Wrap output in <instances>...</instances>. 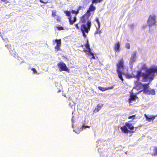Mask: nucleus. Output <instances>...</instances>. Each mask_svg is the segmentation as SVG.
Returning a JSON list of instances; mask_svg holds the SVG:
<instances>
[{"label": "nucleus", "instance_id": "nucleus-1", "mask_svg": "<svg viewBox=\"0 0 157 157\" xmlns=\"http://www.w3.org/2000/svg\"><path fill=\"white\" fill-rule=\"evenodd\" d=\"M142 68L146 70V71L145 73H142L141 71H137L136 77L138 81H139L140 77H142L144 82H146L148 80L151 81L157 74V66H153L148 69L146 65L144 64Z\"/></svg>", "mask_w": 157, "mask_h": 157}, {"label": "nucleus", "instance_id": "nucleus-2", "mask_svg": "<svg viewBox=\"0 0 157 157\" xmlns=\"http://www.w3.org/2000/svg\"><path fill=\"white\" fill-rule=\"evenodd\" d=\"M126 69V67L124 63V60L121 59L116 63V70L119 78L123 82L124 79L122 75H125L124 71Z\"/></svg>", "mask_w": 157, "mask_h": 157}, {"label": "nucleus", "instance_id": "nucleus-3", "mask_svg": "<svg viewBox=\"0 0 157 157\" xmlns=\"http://www.w3.org/2000/svg\"><path fill=\"white\" fill-rule=\"evenodd\" d=\"M92 24H90L89 23L87 24H82L81 25L80 30L81 31L83 36L86 38V34H88L90 30Z\"/></svg>", "mask_w": 157, "mask_h": 157}, {"label": "nucleus", "instance_id": "nucleus-4", "mask_svg": "<svg viewBox=\"0 0 157 157\" xmlns=\"http://www.w3.org/2000/svg\"><path fill=\"white\" fill-rule=\"evenodd\" d=\"M90 15L86 13L83 15L80 18V21L82 24H92L90 18Z\"/></svg>", "mask_w": 157, "mask_h": 157}, {"label": "nucleus", "instance_id": "nucleus-5", "mask_svg": "<svg viewBox=\"0 0 157 157\" xmlns=\"http://www.w3.org/2000/svg\"><path fill=\"white\" fill-rule=\"evenodd\" d=\"M58 68L60 71H64L69 72V70L66 64L62 61L60 62L57 64Z\"/></svg>", "mask_w": 157, "mask_h": 157}, {"label": "nucleus", "instance_id": "nucleus-6", "mask_svg": "<svg viewBox=\"0 0 157 157\" xmlns=\"http://www.w3.org/2000/svg\"><path fill=\"white\" fill-rule=\"evenodd\" d=\"M147 24L149 26L156 25V16L150 15L147 20Z\"/></svg>", "mask_w": 157, "mask_h": 157}, {"label": "nucleus", "instance_id": "nucleus-7", "mask_svg": "<svg viewBox=\"0 0 157 157\" xmlns=\"http://www.w3.org/2000/svg\"><path fill=\"white\" fill-rule=\"evenodd\" d=\"M94 4L92 3L91 4L87 10L86 13L91 15V12L92 14H94L96 10V7L94 6Z\"/></svg>", "mask_w": 157, "mask_h": 157}, {"label": "nucleus", "instance_id": "nucleus-8", "mask_svg": "<svg viewBox=\"0 0 157 157\" xmlns=\"http://www.w3.org/2000/svg\"><path fill=\"white\" fill-rule=\"evenodd\" d=\"M149 83L146 84H142L141 83H138L136 86V87H138V86H142L143 87V91H144V93H145V91H147L149 87Z\"/></svg>", "mask_w": 157, "mask_h": 157}, {"label": "nucleus", "instance_id": "nucleus-9", "mask_svg": "<svg viewBox=\"0 0 157 157\" xmlns=\"http://www.w3.org/2000/svg\"><path fill=\"white\" fill-rule=\"evenodd\" d=\"M138 98V97L136 95L134 94L132 92L130 94V98L128 99V102L129 104L132 103L133 101H135Z\"/></svg>", "mask_w": 157, "mask_h": 157}, {"label": "nucleus", "instance_id": "nucleus-10", "mask_svg": "<svg viewBox=\"0 0 157 157\" xmlns=\"http://www.w3.org/2000/svg\"><path fill=\"white\" fill-rule=\"evenodd\" d=\"M69 24L70 25H73L77 21L76 15L73 16H71L68 17Z\"/></svg>", "mask_w": 157, "mask_h": 157}, {"label": "nucleus", "instance_id": "nucleus-11", "mask_svg": "<svg viewBox=\"0 0 157 157\" xmlns=\"http://www.w3.org/2000/svg\"><path fill=\"white\" fill-rule=\"evenodd\" d=\"M56 45L55 47V49L56 51H58L60 49L61 46V40L60 39H56L55 40Z\"/></svg>", "mask_w": 157, "mask_h": 157}, {"label": "nucleus", "instance_id": "nucleus-12", "mask_svg": "<svg viewBox=\"0 0 157 157\" xmlns=\"http://www.w3.org/2000/svg\"><path fill=\"white\" fill-rule=\"evenodd\" d=\"M120 129L122 132L124 133H127L129 132L133 133L134 132L133 131H130L128 130L127 127V126H126L125 125V126H124L121 127Z\"/></svg>", "mask_w": 157, "mask_h": 157}, {"label": "nucleus", "instance_id": "nucleus-13", "mask_svg": "<svg viewBox=\"0 0 157 157\" xmlns=\"http://www.w3.org/2000/svg\"><path fill=\"white\" fill-rule=\"evenodd\" d=\"M144 116L145 117L147 121L148 122H151V121H153L155 117V116L153 115H149V117H148L146 114H144Z\"/></svg>", "mask_w": 157, "mask_h": 157}, {"label": "nucleus", "instance_id": "nucleus-14", "mask_svg": "<svg viewBox=\"0 0 157 157\" xmlns=\"http://www.w3.org/2000/svg\"><path fill=\"white\" fill-rule=\"evenodd\" d=\"M120 46V44L119 42H117L116 43L113 47V49L116 52H119Z\"/></svg>", "mask_w": 157, "mask_h": 157}, {"label": "nucleus", "instance_id": "nucleus-15", "mask_svg": "<svg viewBox=\"0 0 157 157\" xmlns=\"http://www.w3.org/2000/svg\"><path fill=\"white\" fill-rule=\"evenodd\" d=\"M103 104L101 103H99L98 104L96 107L95 108L93 112L94 113L98 112L103 107Z\"/></svg>", "mask_w": 157, "mask_h": 157}, {"label": "nucleus", "instance_id": "nucleus-16", "mask_svg": "<svg viewBox=\"0 0 157 157\" xmlns=\"http://www.w3.org/2000/svg\"><path fill=\"white\" fill-rule=\"evenodd\" d=\"M113 88V86H112L111 87H104L101 86H98V89L102 91H104L106 90L111 89Z\"/></svg>", "mask_w": 157, "mask_h": 157}, {"label": "nucleus", "instance_id": "nucleus-17", "mask_svg": "<svg viewBox=\"0 0 157 157\" xmlns=\"http://www.w3.org/2000/svg\"><path fill=\"white\" fill-rule=\"evenodd\" d=\"M144 94L147 95H154L155 94V91L153 89L148 90L147 91H145Z\"/></svg>", "mask_w": 157, "mask_h": 157}, {"label": "nucleus", "instance_id": "nucleus-18", "mask_svg": "<svg viewBox=\"0 0 157 157\" xmlns=\"http://www.w3.org/2000/svg\"><path fill=\"white\" fill-rule=\"evenodd\" d=\"M126 126L128 128L131 130H133L134 129V127L132 125V124L126 122L125 124Z\"/></svg>", "mask_w": 157, "mask_h": 157}, {"label": "nucleus", "instance_id": "nucleus-19", "mask_svg": "<svg viewBox=\"0 0 157 157\" xmlns=\"http://www.w3.org/2000/svg\"><path fill=\"white\" fill-rule=\"evenodd\" d=\"M136 58V54H133L132 55L130 59V60L129 61V62L130 63L132 64L135 61V59Z\"/></svg>", "mask_w": 157, "mask_h": 157}, {"label": "nucleus", "instance_id": "nucleus-20", "mask_svg": "<svg viewBox=\"0 0 157 157\" xmlns=\"http://www.w3.org/2000/svg\"><path fill=\"white\" fill-rule=\"evenodd\" d=\"M100 27H97L95 33V34H100L101 33V30H100Z\"/></svg>", "mask_w": 157, "mask_h": 157}, {"label": "nucleus", "instance_id": "nucleus-21", "mask_svg": "<svg viewBox=\"0 0 157 157\" xmlns=\"http://www.w3.org/2000/svg\"><path fill=\"white\" fill-rule=\"evenodd\" d=\"M90 127V126H87V125H85V124H84L82 126V128H80L79 131L80 132L82 131L83 129H85L86 128H89Z\"/></svg>", "mask_w": 157, "mask_h": 157}, {"label": "nucleus", "instance_id": "nucleus-22", "mask_svg": "<svg viewBox=\"0 0 157 157\" xmlns=\"http://www.w3.org/2000/svg\"><path fill=\"white\" fill-rule=\"evenodd\" d=\"M103 0H92V3L93 4H97L98 3H100L102 2Z\"/></svg>", "mask_w": 157, "mask_h": 157}, {"label": "nucleus", "instance_id": "nucleus-23", "mask_svg": "<svg viewBox=\"0 0 157 157\" xmlns=\"http://www.w3.org/2000/svg\"><path fill=\"white\" fill-rule=\"evenodd\" d=\"M152 155H157V147H155L153 149V153Z\"/></svg>", "mask_w": 157, "mask_h": 157}, {"label": "nucleus", "instance_id": "nucleus-24", "mask_svg": "<svg viewBox=\"0 0 157 157\" xmlns=\"http://www.w3.org/2000/svg\"><path fill=\"white\" fill-rule=\"evenodd\" d=\"M86 54L88 56H91L92 57L91 58V59H95V56H94V54L93 53H92L91 52H89V53H87Z\"/></svg>", "mask_w": 157, "mask_h": 157}, {"label": "nucleus", "instance_id": "nucleus-25", "mask_svg": "<svg viewBox=\"0 0 157 157\" xmlns=\"http://www.w3.org/2000/svg\"><path fill=\"white\" fill-rule=\"evenodd\" d=\"M64 13H65L66 15L68 17H70L72 16L71 15V12L70 11H65Z\"/></svg>", "mask_w": 157, "mask_h": 157}, {"label": "nucleus", "instance_id": "nucleus-26", "mask_svg": "<svg viewBox=\"0 0 157 157\" xmlns=\"http://www.w3.org/2000/svg\"><path fill=\"white\" fill-rule=\"evenodd\" d=\"M56 28L58 31L63 30L64 29V28L60 26V25L57 26L56 27Z\"/></svg>", "mask_w": 157, "mask_h": 157}, {"label": "nucleus", "instance_id": "nucleus-27", "mask_svg": "<svg viewBox=\"0 0 157 157\" xmlns=\"http://www.w3.org/2000/svg\"><path fill=\"white\" fill-rule=\"evenodd\" d=\"M95 21L98 24V26L97 27H100V23L98 18L97 17L95 19Z\"/></svg>", "mask_w": 157, "mask_h": 157}, {"label": "nucleus", "instance_id": "nucleus-28", "mask_svg": "<svg viewBox=\"0 0 157 157\" xmlns=\"http://www.w3.org/2000/svg\"><path fill=\"white\" fill-rule=\"evenodd\" d=\"M71 12L72 13H73V14H75L76 15H77V14H78L79 13V12H78V11H77V10H76V11H75V10H72L71 11Z\"/></svg>", "mask_w": 157, "mask_h": 157}, {"label": "nucleus", "instance_id": "nucleus-29", "mask_svg": "<svg viewBox=\"0 0 157 157\" xmlns=\"http://www.w3.org/2000/svg\"><path fill=\"white\" fill-rule=\"evenodd\" d=\"M56 16V11H52V16L53 17H54Z\"/></svg>", "mask_w": 157, "mask_h": 157}, {"label": "nucleus", "instance_id": "nucleus-30", "mask_svg": "<svg viewBox=\"0 0 157 157\" xmlns=\"http://www.w3.org/2000/svg\"><path fill=\"white\" fill-rule=\"evenodd\" d=\"M125 48L127 49H130V45L129 43H126L125 44Z\"/></svg>", "mask_w": 157, "mask_h": 157}, {"label": "nucleus", "instance_id": "nucleus-31", "mask_svg": "<svg viewBox=\"0 0 157 157\" xmlns=\"http://www.w3.org/2000/svg\"><path fill=\"white\" fill-rule=\"evenodd\" d=\"M85 46L86 49L88 48H89L90 47V45L88 43V41H87L86 43V44L85 45Z\"/></svg>", "mask_w": 157, "mask_h": 157}, {"label": "nucleus", "instance_id": "nucleus-32", "mask_svg": "<svg viewBox=\"0 0 157 157\" xmlns=\"http://www.w3.org/2000/svg\"><path fill=\"white\" fill-rule=\"evenodd\" d=\"M61 18L59 17L58 16L56 18V20L57 22H60L61 21Z\"/></svg>", "mask_w": 157, "mask_h": 157}, {"label": "nucleus", "instance_id": "nucleus-33", "mask_svg": "<svg viewBox=\"0 0 157 157\" xmlns=\"http://www.w3.org/2000/svg\"><path fill=\"white\" fill-rule=\"evenodd\" d=\"M82 8V7L81 6H79L77 8V11H78V12H79V11L81 10Z\"/></svg>", "mask_w": 157, "mask_h": 157}, {"label": "nucleus", "instance_id": "nucleus-34", "mask_svg": "<svg viewBox=\"0 0 157 157\" xmlns=\"http://www.w3.org/2000/svg\"><path fill=\"white\" fill-rule=\"evenodd\" d=\"M87 49V50H84V52H88L89 53L91 52V50L90 47H89V48H88Z\"/></svg>", "mask_w": 157, "mask_h": 157}, {"label": "nucleus", "instance_id": "nucleus-35", "mask_svg": "<svg viewBox=\"0 0 157 157\" xmlns=\"http://www.w3.org/2000/svg\"><path fill=\"white\" fill-rule=\"evenodd\" d=\"M1 1L2 2L5 3L6 4H7V3H9V2L7 0H1Z\"/></svg>", "mask_w": 157, "mask_h": 157}, {"label": "nucleus", "instance_id": "nucleus-36", "mask_svg": "<svg viewBox=\"0 0 157 157\" xmlns=\"http://www.w3.org/2000/svg\"><path fill=\"white\" fill-rule=\"evenodd\" d=\"M31 70L33 71L34 72L35 74H37V71H36V69L34 68H32Z\"/></svg>", "mask_w": 157, "mask_h": 157}, {"label": "nucleus", "instance_id": "nucleus-37", "mask_svg": "<svg viewBox=\"0 0 157 157\" xmlns=\"http://www.w3.org/2000/svg\"><path fill=\"white\" fill-rule=\"evenodd\" d=\"M135 118V115H132L131 116H130L128 117V119H131L132 118L133 119H134Z\"/></svg>", "mask_w": 157, "mask_h": 157}, {"label": "nucleus", "instance_id": "nucleus-38", "mask_svg": "<svg viewBox=\"0 0 157 157\" xmlns=\"http://www.w3.org/2000/svg\"><path fill=\"white\" fill-rule=\"evenodd\" d=\"M125 75H126V77H127V78H132V76L131 75H129V74H127V75H126V74H125Z\"/></svg>", "mask_w": 157, "mask_h": 157}, {"label": "nucleus", "instance_id": "nucleus-39", "mask_svg": "<svg viewBox=\"0 0 157 157\" xmlns=\"http://www.w3.org/2000/svg\"><path fill=\"white\" fill-rule=\"evenodd\" d=\"M75 28H76V29H79V26H78V23L75 24Z\"/></svg>", "mask_w": 157, "mask_h": 157}, {"label": "nucleus", "instance_id": "nucleus-40", "mask_svg": "<svg viewBox=\"0 0 157 157\" xmlns=\"http://www.w3.org/2000/svg\"><path fill=\"white\" fill-rule=\"evenodd\" d=\"M40 2H41V3H44V4H46V3H48L47 2H44L42 0H40Z\"/></svg>", "mask_w": 157, "mask_h": 157}, {"label": "nucleus", "instance_id": "nucleus-41", "mask_svg": "<svg viewBox=\"0 0 157 157\" xmlns=\"http://www.w3.org/2000/svg\"><path fill=\"white\" fill-rule=\"evenodd\" d=\"M84 1L86 2H89V1H88L89 0H84Z\"/></svg>", "mask_w": 157, "mask_h": 157}, {"label": "nucleus", "instance_id": "nucleus-42", "mask_svg": "<svg viewBox=\"0 0 157 157\" xmlns=\"http://www.w3.org/2000/svg\"><path fill=\"white\" fill-rule=\"evenodd\" d=\"M81 46L82 47H83V45H82H82H81Z\"/></svg>", "mask_w": 157, "mask_h": 157}, {"label": "nucleus", "instance_id": "nucleus-43", "mask_svg": "<svg viewBox=\"0 0 157 157\" xmlns=\"http://www.w3.org/2000/svg\"><path fill=\"white\" fill-rule=\"evenodd\" d=\"M68 0H67V1H68Z\"/></svg>", "mask_w": 157, "mask_h": 157}]
</instances>
